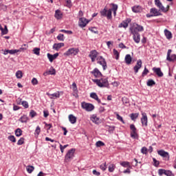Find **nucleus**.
I'll use <instances>...</instances> for the list:
<instances>
[{"instance_id": "f257e3e1", "label": "nucleus", "mask_w": 176, "mask_h": 176, "mask_svg": "<svg viewBox=\"0 0 176 176\" xmlns=\"http://www.w3.org/2000/svg\"><path fill=\"white\" fill-rule=\"evenodd\" d=\"M93 82L96 83L99 87H108L109 86V82L107 78L94 79Z\"/></svg>"}, {"instance_id": "f03ea898", "label": "nucleus", "mask_w": 176, "mask_h": 176, "mask_svg": "<svg viewBox=\"0 0 176 176\" xmlns=\"http://www.w3.org/2000/svg\"><path fill=\"white\" fill-rule=\"evenodd\" d=\"M81 108L87 111V112H91L94 110V105L91 103H87L86 102H82L81 103Z\"/></svg>"}, {"instance_id": "7ed1b4c3", "label": "nucleus", "mask_w": 176, "mask_h": 176, "mask_svg": "<svg viewBox=\"0 0 176 176\" xmlns=\"http://www.w3.org/2000/svg\"><path fill=\"white\" fill-rule=\"evenodd\" d=\"M79 53L78 48H69L66 52L64 53V56L69 57V56H76Z\"/></svg>"}, {"instance_id": "20e7f679", "label": "nucleus", "mask_w": 176, "mask_h": 176, "mask_svg": "<svg viewBox=\"0 0 176 176\" xmlns=\"http://www.w3.org/2000/svg\"><path fill=\"white\" fill-rule=\"evenodd\" d=\"M155 5L158 7L161 12H164V13H167V12H168V8H170V6H167V8H164L162 2H160V0H155Z\"/></svg>"}, {"instance_id": "39448f33", "label": "nucleus", "mask_w": 176, "mask_h": 176, "mask_svg": "<svg viewBox=\"0 0 176 176\" xmlns=\"http://www.w3.org/2000/svg\"><path fill=\"white\" fill-rule=\"evenodd\" d=\"M130 130L131 138H133V140L138 138V133H137V128H135V125H134V124H131L130 125Z\"/></svg>"}, {"instance_id": "423d86ee", "label": "nucleus", "mask_w": 176, "mask_h": 176, "mask_svg": "<svg viewBox=\"0 0 176 176\" xmlns=\"http://www.w3.org/2000/svg\"><path fill=\"white\" fill-rule=\"evenodd\" d=\"M75 153V149L72 148L68 151L67 154L65 156V162H71L74 159V154Z\"/></svg>"}, {"instance_id": "0eeeda50", "label": "nucleus", "mask_w": 176, "mask_h": 176, "mask_svg": "<svg viewBox=\"0 0 176 176\" xmlns=\"http://www.w3.org/2000/svg\"><path fill=\"white\" fill-rule=\"evenodd\" d=\"M101 16H103V17H107V19L109 20L112 19V10L109 9L107 10V8H104L102 11H100Z\"/></svg>"}, {"instance_id": "6e6552de", "label": "nucleus", "mask_w": 176, "mask_h": 176, "mask_svg": "<svg viewBox=\"0 0 176 176\" xmlns=\"http://www.w3.org/2000/svg\"><path fill=\"white\" fill-rule=\"evenodd\" d=\"M131 34L133 35V39L135 43H140L141 42V35L140 33L136 32L135 30H132Z\"/></svg>"}, {"instance_id": "1a4fd4ad", "label": "nucleus", "mask_w": 176, "mask_h": 176, "mask_svg": "<svg viewBox=\"0 0 176 176\" xmlns=\"http://www.w3.org/2000/svg\"><path fill=\"white\" fill-rule=\"evenodd\" d=\"M157 154L164 158V160H170V154L168 152H166L164 150H160L157 151Z\"/></svg>"}, {"instance_id": "9d476101", "label": "nucleus", "mask_w": 176, "mask_h": 176, "mask_svg": "<svg viewBox=\"0 0 176 176\" xmlns=\"http://www.w3.org/2000/svg\"><path fill=\"white\" fill-rule=\"evenodd\" d=\"M98 64H100V65H102L103 70L105 71L107 69V62L105 61V59L102 58V56H98L97 58Z\"/></svg>"}, {"instance_id": "9b49d317", "label": "nucleus", "mask_w": 176, "mask_h": 176, "mask_svg": "<svg viewBox=\"0 0 176 176\" xmlns=\"http://www.w3.org/2000/svg\"><path fill=\"white\" fill-rule=\"evenodd\" d=\"M87 24H89V20L86 18L82 17L79 19L78 25L81 27V28H85Z\"/></svg>"}, {"instance_id": "f8f14e48", "label": "nucleus", "mask_w": 176, "mask_h": 176, "mask_svg": "<svg viewBox=\"0 0 176 176\" xmlns=\"http://www.w3.org/2000/svg\"><path fill=\"white\" fill-rule=\"evenodd\" d=\"M141 123L145 127L148 126V116H146V113H142Z\"/></svg>"}, {"instance_id": "ddd939ff", "label": "nucleus", "mask_w": 176, "mask_h": 176, "mask_svg": "<svg viewBox=\"0 0 176 176\" xmlns=\"http://www.w3.org/2000/svg\"><path fill=\"white\" fill-rule=\"evenodd\" d=\"M98 56V52L95 50H91L89 53V56L90 57L92 63H94V61H96V58H97Z\"/></svg>"}, {"instance_id": "4468645a", "label": "nucleus", "mask_w": 176, "mask_h": 176, "mask_svg": "<svg viewBox=\"0 0 176 176\" xmlns=\"http://www.w3.org/2000/svg\"><path fill=\"white\" fill-rule=\"evenodd\" d=\"M141 67H142V60H141V59H139L137 61L136 65L133 67L135 74H138V71L141 69Z\"/></svg>"}, {"instance_id": "2eb2a0df", "label": "nucleus", "mask_w": 176, "mask_h": 176, "mask_svg": "<svg viewBox=\"0 0 176 176\" xmlns=\"http://www.w3.org/2000/svg\"><path fill=\"white\" fill-rule=\"evenodd\" d=\"M160 9L157 10L155 8H153L150 10V13L153 14L154 17L157 16H162V12H160Z\"/></svg>"}, {"instance_id": "dca6fc26", "label": "nucleus", "mask_w": 176, "mask_h": 176, "mask_svg": "<svg viewBox=\"0 0 176 176\" xmlns=\"http://www.w3.org/2000/svg\"><path fill=\"white\" fill-rule=\"evenodd\" d=\"M47 57L49 59L50 63H53V60H56V58L58 57V53H56L54 54L48 53L47 54Z\"/></svg>"}, {"instance_id": "f3484780", "label": "nucleus", "mask_w": 176, "mask_h": 176, "mask_svg": "<svg viewBox=\"0 0 176 176\" xmlns=\"http://www.w3.org/2000/svg\"><path fill=\"white\" fill-rule=\"evenodd\" d=\"M21 50H4L3 54L4 56H6V54H16V53L20 52Z\"/></svg>"}, {"instance_id": "a211bd4d", "label": "nucleus", "mask_w": 176, "mask_h": 176, "mask_svg": "<svg viewBox=\"0 0 176 176\" xmlns=\"http://www.w3.org/2000/svg\"><path fill=\"white\" fill-rule=\"evenodd\" d=\"M153 71L160 78H162V76H163V72H162V69H160V67H153Z\"/></svg>"}, {"instance_id": "6ab92c4d", "label": "nucleus", "mask_w": 176, "mask_h": 176, "mask_svg": "<svg viewBox=\"0 0 176 176\" xmlns=\"http://www.w3.org/2000/svg\"><path fill=\"white\" fill-rule=\"evenodd\" d=\"M91 74H92L95 78H100V76L102 75L101 72H100V70H98L97 68H95L94 71L91 72Z\"/></svg>"}, {"instance_id": "aec40b11", "label": "nucleus", "mask_w": 176, "mask_h": 176, "mask_svg": "<svg viewBox=\"0 0 176 176\" xmlns=\"http://www.w3.org/2000/svg\"><path fill=\"white\" fill-rule=\"evenodd\" d=\"M47 96H48L51 100H53V98H60V91L54 94L47 93Z\"/></svg>"}, {"instance_id": "412c9836", "label": "nucleus", "mask_w": 176, "mask_h": 176, "mask_svg": "<svg viewBox=\"0 0 176 176\" xmlns=\"http://www.w3.org/2000/svg\"><path fill=\"white\" fill-rule=\"evenodd\" d=\"M63 46L64 43H55L53 45V49H54V50H56V52H58V50H60L61 47H63Z\"/></svg>"}, {"instance_id": "4be33fe9", "label": "nucleus", "mask_w": 176, "mask_h": 176, "mask_svg": "<svg viewBox=\"0 0 176 176\" xmlns=\"http://www.w3.org/2000/svg\"><path fill=\"white\" fill-rule=\"evenodd\" d=\"M90 97H91V98L96 100V101H97V102H98V104H101V100H100V98H98V96L97 95V94H96L94 92L91 93Z\"/></svg>"}, {"instance_id": "5701e85b", "label": "nucleus", "mask_w": 176, "mask_h": 176, "mask_svg": "<svg viewBox=\"0 0 176 176\" xmlns=\"http://www.w3.org/2000/svg\"><path fill=\"white\" fill-rule=\"evenodd\" d=\"M54 16L57 20H60V19H63V12L60 10H56Z\"/></svg>"}, {"instance_id": "b1692460", "label": "nucleus", "mask_w": 176, "mask_h": 176, "mask_svg": "<svg viewBox=\"0 0 176 176\" xmlns=\"http://www.w3.org/2000/svg\"><path fill=\"white\" fill-rule=\"evenodd\" d=\"M91 120L93 123H96V124H98V123H100V118L95 114L91 116Z\"/></svg>"}, {"instance_id": "393cba45", "label": "nucleus", "mask_w": 176, "mask_h": 176, "mask_svg": "<svg viewBox=\"0 0 176 176\" xmlns=\"http://www.w3.org/2000/svg\"><path fill=\"white\" fill-rule=\"evenodd\" d=\"M132 10L134 13H141L142 12V8L140 6H135L132 8Z\"/></svg>"}, {"instance_id": "a878e982", "label": "nucleus", "mask_w": 176, "mask_h": 176, "mask_svg": "<svg viewBox=\"0 0 176 176\" xmlns=\"http://www.w3.org/2000/svg\"><path fill=\"white\" fill-rule=\"evenodd\" d=\"M69 121L72 124H75L76 123V117L72 114L69 115Z\"/></svg>"}, {"instance_id": "bb28decb", "label": "nucleus", "mask_w": 176, "mask_h": 176, "mask_svg": "<svg viewBox=\"0 0 176 176\" xmlns=\"http://www.w3.org/2000/svg\"><path fill=\"white\" fill-rule=\"evenodd\" d=\"M124 60H125L126 64H127L128 65H130V64H131V61H132L131 55L126 54L125 56Z\"/></svg>"}, {"instance_id": "cd10ccee", "label": "nucleus", "mask_w": 176, "mask_h": 176, "mask_svg": "<svg viewBox=\"0 0 176 176\" xmlns=\"http://www.w3.org/2000/svg\"><path fill=\"white\" fill-rule=\"evenodd\" d=\"M164 34L166 36V39H171V38H173V34H171V32H170L168 30L165 29Z\"/></svg>"}, {"instance_id": "c85d7f7f", "label": "nucleus", "mask_w": 176, "mask_h": 176, "mask_svg": "<svg viewBox=\"0 0 176 176\" xmlns=\"http://www.w3.org/2000/svg\"><path fill=\"white\" fill-rule=\"evenodd\" d=\"M140 116V113H133L131 114H130V118L131 119V120H133L134 122H135V120H137V118H138V116Z\"/></svg>"}, {"instance_id": "c756f323", "label": "nucleus", "mask_w": 176, "mask_h": 176, "mask_svg": "<svg viewBox=\"0 0 176 176\" xmlns=\"http://www.w3.org/2000/svg\"><path fill=\"white\" fill-rule=\"evenodd\" d=\"M47 75H56V69H52V72L50 70L43 73L44 76H47Z\"/></svg>"}, {"instance_id": "7c9ffc66", "label": "nucleus", "mask_w": 176, "mask_h": 176, "mask_svg": "<svg viewBox=\"0 0 176 176\" xmlns=\"http://www.w3.org/2000/svg\"><path fill=\"white\" fill-rule=\"evenodd\" d=\"M120 166L122 167H128V168H131V165H130V162H120Z\"/></svg>"}, {"instance_id": "2f4dec72", "label": "nucleus", "mask_w": 176, "mask_h": 176, "mask_svg": "<svg viewBox=\"0 0 176 176\" xmlns=\"http://www.w3.org/2000/svg\"><path fill=\"white\" fill-rule=\"evenodd\" d=\"M28 121V117H27V116H23L19 118V122H21V123H27Z\"/></svg>"}, {"instance_id": "473e14b6", "label": "nucleus", "mask_w": 176, "mask_h": 176, "mask_svg": "<svg viewBox=\"0 0 176 176\" xmlns=\"http://www.w3.org/2000/svg\"><path fill=\"white\" fill-rule=\"evenodd\" d=\"M127 27H129V22L126 21L121 23L119 25L120 28H127Z\"/></svg>"}, {"instance_id": "72a5a7b5", "label": "nucleus", "mask_w": 176, "mask_h": 176, "mask_svg": "<svg viewBox=\"0 0 176 176\" xmlns=\"http://www.w3.org/2000/svg\"><path fill=\"white\" fill-rule=\"evenodd\" d=\"M16 77L17 78V79H21L23 78V72H21V70H18L16 72Z\"/></svg>"}, {"instance_id": "f704fd0d", "label": "nucleus", "mask_w": 176, "mask_h": 176, "mask_svg": "<svg viewBox=\"0 0 176 176\" xmlns=\"http://www.w3.org/2000/svg\"><path fill=\"white\" fill-rule=\"evenodd\" d=\"M135 30H137V31H138L139 32H142V31H144V27L136 24V25L135 26Z\"/></svg>"}, {"instance_id": "c9c22d12", "label": "nucleus", "mask_w": 176, "mask_h": 176, "mask_svg": "<svg viewBox=\"0 0 176 176\" xmlns=\"http://www.w3.org/2000/svg\"><path fill=\"white\" fill-rule=\"evenodd\" d=\"M147 86H154V85H156V82H155V80H152V79H149L148 80L147 82H146Z\"/></svg>"}, {"instance_id": "e433bc0d", "label": "nucleus", "mask_w": 176, "mask_h": 176, "mask_svg": "<svg viewBox=\"0 0 176 176\" xmlns=\"http://www.w3.org/2000/svg\"><path fill=\"white\" fill-rule=\"evenodd\" d=\"M23 133V131H21L20 129V128H18L16 131H15V135H16V137H21V134Z\"/></svg>"}, {"instance_id": "4c0bfd02", "label": "nucleus", "mask_w": 176, "mask_h": 176, "mask_svg": "<svg viewBox=\"0 0 176 176\" xmlns=\"http://www.w3.org/2000/svg\"><path fill=\"white\" fill-rule=\"evenodd\" d=\"M40 133H41V127L39 126H37L34 131V135H36V137H38V135H39Z\"/></svg>"}, {"instance_id": "58836bf2", "label": "nucleus", "mask_w": 176, "mask_h": 176, "mask_svg": "<svg viewBox=\"0 0 176 176\" xmlns=\"http://www.w3.org/2000/svg\"><path fill=\"white\" fill-rule=\"evenodd\" d=\"M166 172H167V170H166V169H159L158 170V175L160 176L163 175V174H164V175H166Z\"/></svg>"}, {"instance_id": "ea45409f", "label": "nucleus", "mask_w": 176, "mask_h": 176, "mask_svg": "<svg viewBox=\"0 0 176 176\" xmlns=\"http://www.w3.org/2000/svg\"><path fill=\"white\" fill-rule=\"evenodd\" d=\"M26 170H27L28 173H29V174H31V173H32V171H34V168L32 166H28L26 167Z\"/></svg>"}, {"instance_id": "a19ab883", "label": "nucleus", "mask_w": 176, "mask_h": 176, "mask_svg": "<svg viewBox=\"0 0 176 176\" xmlns=\"http://www.w3.org/2000/svg\"><path fill=\"white\" fill-rule=\"evenodd\" d=\"M41 52V48L35 47L33 50V53L36 56H39Z\"/></svg>"}, {"instance_id": "79ce46f5", "label": "nucleus", "mask_w": 176, "mask_h": 176, "mask_svg": "<svg viewBox=\"0 0 176 176\" xmlns=\"http://www.w3.org/2000/svg\"><path fill=\"white\" fill-rule=\"evenodd\" d=\"M167 61H170V63L173 61H176V54H172Z\"/></svg>"}, {"instance_id": "37998d69", "label": "nucleus", "mask_w": 176, "mask_h": 176, "mask_svg": "<svg viewBox=\"0 0 176 176\" xmlns=\"http://www.w3.org/2000/svg\"><path fill=\"white\" fill-rule=\"evenodd\" d=\"M116 117L118 120H120V122H122V123H123V124H124V120H123V118H122V116H120V115H119L118 113H116Z\"/></svg>"}, {"instance_id": "c03bdc74", "label": "nucleus", "mask_w": 176, "mask_h": 176, "mask_svg": "<svg viewBox=\"0 0 176 176\" xmlns=\"http://www.w3.org/2000/svg\"><path fill=\"white\" fill-rule=\"evenodd\" d=\"M56 38L58 41H60V42H64V34H59Z\"/></svg>"}, {"instance_id": "a18cd8bd", "label": "nucleus", "mask_w": 176, "mask_h": 176, "mask_svg": "<svg viewBox=\"0 0 176 176\" xmlns=\"http://www.w3.org/2000/svg\"><path fill=\"white\" fill-rule=\"evenodd\" d=\"M104 145H105V144L101 141H98L96 143V146H97V148H100V146H104Z\"/></svg>"}, {"instance_id": "49530a36", "label": "nucleus", "mask_w": 176, "mask_h": 176, "mask_svg": "<svg viewBox=\"0 0 176 176\" xmlns=\"http://www.w3.org/2000/svg\"><path fill=\"white\" fill-rule=\"evenodd\" d=\"M100 170H102V171H105V170H107V162L102 164L100 166Z\"/></svg>"}, {"instance_id": "de8ad7c7", "label": "nucleus", "mask_w": 176, "mask_h": 176, "mask_svg": "<svg viewBox=\"0 0 176 176\" xmlns=\"http://www.w3.org/2000/svg\"><path fill=\"white\" fill-rule=\"evenodd\" d=\"M68 144H65L64 146H63L62 144H60V152L61 153H64V149H65V148H67Z\"/></svg>"}, {"instance_id": "09e8293b", "label": "nucleus", "mask_w": 176, "mask_h": 176, "mask_svg": "<svg viewBox=\"0 0 176 176\" xmlns=\"http://www.w3.org/2000/svg\"><path fill=\"white\" fill-rule=\"evenodd\" d=\"M8 139L11 141V142H16V138L14 135H10L8 136Z\"/></svg>"}, {"instance_id": "8fccbe9b", "label": "nucleus", "mask_w": 176, "mask_h": 176, "mask_svg": "<svg viewBox=\"0 0 176 176\" xmlns=\"http://www.w3.org/2000/svg\"><path fill=\"white\" fill-rule=\"evenodd\" d=\"M148 74H149V70L148 69H146V67H144V70L143 71L142 74V76H146V75H148Z\"/></svg>"}, {"instance_id": "3c124183", "label": "nucleus", "mask_w": 176, "mask_h": 176, "mask_svg": "<svg viewBox=\"0 0 176 176\" xmlns=\"http://www.w3.org/2000/svg\"><path fill=\"white\" fill-rule=\"evenodd\" d=\"M89 30L91 32H94V34H98V30H97L96 28H89Z\"/></svg>"}, {"instance_id": "603ef678", "label": "nucleus", "mask_w": 176, "mask_h": 176, "mask_svg": "<svg viewBox=\"0 0 176 176\" xmlns=\"http://www.w3.org/2000/svg\"><path fill=\"white\" fill-rule=\"evenodd\" d=\"M114 170H115V165L111 164L109 166V173H113Z\"/></svg>"}, {"instance_id": "864d4df0", "label": "nucleus", "mask_w": 176, "mask_h": 176, "mask_svg": "<svg viewBox=\"0 0 176 176\" xmlns=\"http://www.w3.org/2000/svg\"><path fill=\"white\" fill-rule=\"evenodd\" d=\"M72 87H73V91L74 93H76L78 91V87L76 86V83L73 82L72 83Z\"/></svg>"}, {"instance_id": "5fc2aeb1", "label": "nucleus", "mask_w": 176, "mask_h": 176, "mask_svg": "<svg viewBox=\"0 0 176 176\" xmlns=\"http://www.w3.org/2000/svg\"><path fill=\"white\" fill-rule=\"evenodd\" d=\"M30 116L32 118H35V116H36V113L35 112V111L34 110H31L30 112Z\"/></svg>"}, {"instance_id": "6e6d98bb", "label": "nucleus", "mask_w": 176, "mask_h": 176, "mask_svg": "<svg viewBox=\"0 0 176 176\" xmlns=\"http://www.w3.org/2000/svg\"><path fill=\"white\" fill-rule=\"evenodd\" d=\"M66 2V6L67 8H71V6H72V1H71V0H65Z\"/></svg>"}, {"instance_id": "4d7b16f0", "label": "nucleus", "mask_w": 176, "mask_h": 176, "mask_svg": "<svg viewBox=\"0 0 176 176\" xmlns=\"http://www.w3.org/2000/svg\"><path fill=\"white\" fill-rule=\"evenodd\" d=\"M141 152L143 153V155H146V153H148V148H146V147H142Z\"/></svg>"}, {"instance_id": "13d9d810", "label": "nucleus", "mask_w": 176, "mask_h": 176, "mask_svg": "<svg viewBox=\"0 0 176 176\" xmlns=\"http://www.w3.org/2000/svg\"><path fill=\"white\" fill-rule=\"evenodd\" d=\"M113 52L114 56H116V60H118V58H119V52H118V50L114 49L113 50Z\"/></svg>"}, {"instance_id": "bf43d9fd", "label": "nucleus", "mask_w": 176, "mask_h": 176, "mask_svg": "<svg viewBox=\"0 0 176 176\" xmlns=\"http://www.w3.org/2000/svg\"><path fill=\"white\" fill-rule=\"evenodd\" d=\"M60 32H64L65 34H67L69 35H72V31H71V30H61Z\"/></svg>"}, {"instance_id": "052dcab7", "label": "nucleus", "mask_w": 176, "mask_h": 176, "mask_svg": "<svg viewBox=\"0 0 176 176\" xmlns=\"http://www.w3.org/2000/svg\"><path fill=\"white\" fill-rule=\"evenodd\" d=\"M21 105H23V107H24V108H25V109L28 108V107H29L28 102H27V101H22Z\"/></svg>"}, {"instance_id": "680f3d73", "label": "nucleus", "mask_w": 176, "mask_h": 176, "mask_svg": "<svg viewBox=\"0 0 176 176\" xmlns=\"http://www.w3.org/2000/svg\"><path fill=\"white\" fill-rule=\"evenodd\" d=\"M3 35H6L8 34V27L5 26V28L1 30Z\"/></svg>"}, {"instance_id": "e2e57ef3", "label": "nucleus", "mask_w": 176, "mask_h": 176, "mask_svg": "<svg viewBox=\"0 0 176 176\" xmlns=\"http://www.w3.org/2000/svg\"><path fill=\"white\" fill-rule=\"evenodd\" d=\"M166 176H174V173H173V172L170 170H166Z\"/></svg>"}, {"instance_id": "0e129e2a", "label": "nucleus", "mask_w": 176, "mask_h": 176, "mask_svg": "<svg viewBox=\"0 0 176 176\" xmlns=\"http://www.w3.org/2000/svg\"><path fill=\"white\" fill-rule=\"evenodd\" d=\"M171 52H173V50H168L167 55H166V60H168V59H170V58L171 57V56H170Z\"/></svg>"}, {"instance_id": "69168bd1", "label": "nucleus", "mask_w": 176, "mask_h": 176, "mask_svg": "<svg viewBox=\"0 0 176 176\" xmlns=\"http://www.w3.org/2000/svg\"><path fill=\"white\" fill-rule=\"evenodd\" d=\"M24 144L23 138H21L20 140L17 142V145H23Z\"/></svg>"}, {"instance_id": "338daca9", "label": "nucleus", "mask_w": 176, "mask_h": 176, "mask_svg": "<svg viewBox=\"0 0 176 176\" xmlns=\"http://www.w3.org/2000/svg\"><path fill=\"white\" fill-rule=\"evenodd\" d=\"M132 165L133 166V167L137 166V164H138V161L137 160V159H134L133 161H132Z\"/></svg>"}, {"instance_id": "774afa93", "label": "nucleus", "mask_w": 176, "mask_h": 176, "mask_svg": "<svg viewBox=\"0 0 176 176\" xmlns=\"http://www.w3.org/2000/svg\"><path fill=\"white\" fill-rule=\"evenodd\" d=\"M32 83L34 85H38V80L35 78H33L32 80Z\"/></svg>"}]
</instances>
